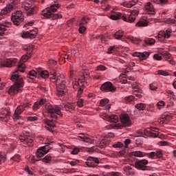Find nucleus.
<instances>
[{"mask_svg": "<svg viewBox=\"0 0 176 176\" xmlns=\"http://www.w3.org/2000/svg\"><path fill=\"white\" fill-rule=\"evenodd\" d=\"M145 135L151 138H156L159 135V129L156 127L147 128L144 130Z\"/></svg>", "mask_w": 176, "mask_h": 176, "instance_id": "14", "label": "nucleus"}, {"mask_svg": "<svg viewBox=\"0 0 176 176\" xmlns=\"http://www.w3.org/2000/svg\"><path fill=\"white\" fill-rule=\"evenodd\" d=\"M21 159V156L19 154H15L12 157H11V160H13L14 162H16V163H19Z\"/></svg>", "mask_w": 176, "mask_h": 176, "instance_id": "45", "label": "nucleus"}, {"mask_svg": "<svg viewBox=\"0 0 176 176\" xmlns=\"http://www.w3.org/2000/svg\"><path fill=\"white\" fill-rule=\"evenodd\" d=\"M41 75V78H43L44 79H46L47 78H49V72L47 70H43L39 72H36L35 70H31L27 75L28 78H30V79H35L36 78V75Z\"/></svg>", "mask_w": 176, "mask_h": 176, "instance_id": "12", "label": "nucleus"}, {"mask_svg": "<svg viewBox=\"0 0 176 176\" xmlns=\"http://www.w3.org/2000/svg\"><path fill=\"white\" fill-rule=\"evenodd\" d=\"M10 25V22L7 21L6 20L0 22V36H3V35H5L6 28H9Z\"/></svg>", "mask_w": 176, "mask_h": 176, "instance_id": "23", "label": "nucleus"}, {"mask_svg": "<svg viewBox=\"0 0 176 176\" xmlns=\"http://www.w3.org/2000/svg\"><path fill=\"white\" fill-rule=\"evenodd\" d=\"M53 159V157L50 155V154H48L45 157H44L42 160V161L44 163H49L50 162H52V160Z\"/></svg>", "mask_w": 176, "mask_h": 176, "instance_id": "42", "label": "nucleus"}, {"mask_svg": "<svg viewBox=\"0 0 176 176\" xmlns=\"http://www.w3.org/2000/svg\"><path fill=\"white\" fill-rule=\"evenodd\" d=\"M11 19L14 25H20L24 21V14L21 11H16L12 13Z\"/></svg>", "mask_w": 176, "mask_h": 176, "instance_id": "9", "label": "nucleus"}, {"mask_svg": "<svg viewBox=\"0 0 176 176\" xmlns=\"http://www.w3.org/2000/svg\"><path fill=\"white\" fill-rule=\"evenodd\" d=\"M9 119H10V114L8 109H3L0 113V120L3 122H9Z\"/></svg>", "mask_w": 176, "mask_h": 176, "instance_id": "24", "label": "nucleus"}, {"mask_svg": "<svg viewBox=\"0 0 176 176\" xmlns=\"http://www.w3.org/2000/svg\"><path fill=\"white\" fill-rule=\"evenodd\" d=\"M49 151H50V146H49V145L42 146L37 149L36 156L38 159H41V157H43Z\"/></svg>", "mask_w": 176, "mask_h": 176, "instance_id": "17", "label": "nucleus"}, {"mask_svg": "<svg viewBox=\"0 0 176 176\" xmlns=\"http://www.w3.org/2000/svg\"><path fill=\"white\" fill-rule=\"evenodd\" d=\"M135 107L138 111H144L146 108V105L144 103H138Z\"/></svg>", "mask_w": 176, "mask_h": 176, "instance_id": "39", "label": "nucleus"}, {"mask_svg": "<svg viewBox=\"0 0 176 176\" xmlns=\"http://www.w3.org/2000/svg\"><path fill=\"white\" fill-rule=\"evenodd\" d=\"M151 53L148 52H134L133 54V57H138L140 60H146L148 57H149Z\"/></svg>", "mask_w": 176, "mask_h": 176, "instance_id": "25", "label": "nucleus"}, {"mask_svg": "<svg viewBox=\"0 0 176 176\" xmlns=\"http://www.w3.org/2000/svg\"><path fill=\"white\" fill-rule=\"evenodd\" d=\"M148 162L146 160H140L135 162V168H138V170L145 171V170H146V164H148Z\"/></svg>", "mask_w": 176, "mask_h": 176, "instance_id": "19", "label": "nucleus"}, {"mask_svg": "<svg viewBox=\"0 0 176 176\" xmlns=\"http://www.w3.org/2000/svg\"><path fill=\"white\" fill-rule=\"evenodd\" d=\"M155 152V157L160 158L163 156V151L162 150H157Z\"/></svg>", "mask_w": 176, "mask_h": 176, "instance_id": "52", "label": "nucleus"}, {"mask_svg": "<svg viewBox=\"0 0 176 176\" xmlns=\"http://www.w3.org/2000/svg\"><path fill=\"white\" fill-rule=\"evenodd\" d=\"M148 24H149V22L146 21L145 19H141L139 20V21L136 23V27H147Z\"/></svg>", "mask_w": 176, "mask_h": 176, "instance_id": "30", "label": "nucleus"}, {"mask_svg": "<svg viewBox=\"0 0 176 176\" xmlns=\"http://www.w3.org/2000/svg\"><path fill=\"white\" fill-rule=\"evenodd\" d=\"M54 83L56 85L57 95L63 96L64 90H65L67 86L65 85V77L63 74L56 76L55 79L53 80Z\"/></svg>", "mask_w": 176, "mask_h": 176, "instance_id": "6", "label": "nucleus"}, {"mask_svg": "<svg viewBox=\"0 0 176 176\" xmlns=\"http://www.w3.org/2000/svg\"><path fill=\"white\" fill-rule=\"evenodd\" d=\"M146 156L148 157L149 159H155L156 157V153L155 151L146 153Z\"/></svg>", "mask_w": 176, "mask_h": 176, "instance_id": "51", "label": "nucleus"}, {"mask_svg": "<svg viewBox=\"0 0 176 176\" xmlns=\"http://www.w3.org/2000/svg\"><path fill=\"white\" fill-rule=\"evenodd\" d=\"M8 160V157H6V153H0V166L2 163H5Z\"/></svg>", "mask_w": 176, "mask_h": 176, "instance_id": "38", "label": "nucleus"}, {"mask_svg": "<svg viewBox=\"0 0 176 176\" xmlns=\"http://www.w3.org/2000/svg\"><path fill=\"white\" fill-rule=\"evenodd\" d=\"M49 76L51 80H53L54 79H56V76H57V74H56V70L53 69L49 73Z\"/></svg>", "mask_w": 176, "mask_h": 176, "instance_id": "47", "label": "nucleus"}, {"mask_svg": "<svg viewBox=\"0 0 176 176\" xmlns=\"http://www.w3.org/2000/svg\"><path fill=\"white\" fill-rule=\"evenodd\" d=\"M38 34V29L32 30L30 32H25L22 34V38H29L30 39H34Z\"/></svg>", "mask_w": 176, "mask_h": 176, "instance_id": "22", "label": "nucleus"}, {"mask_svg": "<svg viewBox=\"0 0 176 176\" xmlns=\"http://www.w3.org/2000/svg\"><path fill=\"white\" fill-rule=\"evenodd\" d=\"M123 34H124V32L119 30L114 34V38L116 39H122V38H123Z\"/></svg>", "mask_w": 176, "mask_h": 176, "instance_id": "37", "label": "nucleus"}, {"mask_svg": "<svg viewBox=\"0 0 176 176\" xmlns=\"http://www.w3.org/2000/svg\"><path fill=\"white\" fill-rule=\"evenodd\" d=\"M22 8L26 11L27 16H33L38 10V8L30 1H25L22 5Z\"/></svg>", "mask_w": 176, "mask_h": 176, "instance_id": "7", "label": "nucleus"}, {"mask_svg": "<svg viewBox=\"0 0 176 176\" xmlns=\"http://www.w3.org/2000/svg\"><path fill=\"white\" fill-rule=\"evenodd\" d=\"M109 144V140L104 138L102 140H100V143L98 144V148H101V149L105 148V146H107V145H108Z\"/></svg>", "mask_w": 176, "mask_h": 176, "instance_id": "32", "label": "nucleus"}, {"mask_svg": "<svg viewBox=\"0 0 176 176\" xmlns=\"http://www.w3.org/2000/svg\"><path fill=\"white\" fill-rule=\"evenodd\" d=\"M116 49H118V47L116 46H111L108 49V53L109 54H111L112 53H113V52H115V50H116Z\"/></svg>", "mask_w": 176, "mask_h": 176, "instance_id": "54", "label": "nucleus"}, {"mask_svg": "<svg viewBox=\"0 0 176 176\" xmlns=\"http://www.w3.org/2000/svg\"><path fill=\"white\" fill-rule=\"evenodd\" d=\"M90 18L87 16L82 17L80 21V25H86L89 23Z\"/></svg>", "mask_w": 176, "mask_h": 176, "instance_id": "41", "label": "nucleus"}, {"mask_svg": "<svg viewBox=\"0 0 176 176\" xmlns=\"http://www.w3.org/2000/svg\"><path fill=\"white\" fill-rule=\"evenodd\" d=\"M83 99H78V100L77 101V105L78 107H79L80 108H82V107H83Z\"/></svg>", "mask_w": 176, "mask_h": 176, "instance_id": "64", "label": "nucleus"}, {"mask_svg": "<svg viewBox=\"0 0 176 176\" xmlns=\"http://www.w3.org/2000/svg\"><path fill=\"white\" fill-rule=\"evenodd\" d=\"M144 9L148 14H155V8H153V5L151 3H147V4L144 6Z\"/></svg>", "mask_w": 176, "mask_h": 176, "instance_id": "27", "label": "nucleus"}, {"mask_svg": "<svg viewBox=\"0 0 176 176\" xmlns=\"http://www.w3.org/2000/svg\"><path fill=\"white\" fill-rule=\"evenodd\" d=\"M159 75H162L163 76H168V72L164 71V70H159L158 71Z\"/></svg>", "mask_w": 176, "mask_h": 176, "instance_id": "60", "label": "nucleus"}, {"mask_svg": "<svg viewBox=\"0 0 176 176\" xmlns=\"http://www.w3.org/2000/svg\"><path fill=\"white\" fill-rule=\"evenodd\" d=\"M157 107L158 109H162V108H163V107H164V101L161 100V101L158 102L157 104Z\"/></svg>", "mask_w": 176, "mask_h": 176, "instance_id": "57", "label": "nucleus"}, {"mask_svg": "<svg viewBox=\"0 0 176 176\" xmlns=\"http://www.w3.org/2000/svg\"><path fill=\"white\" fill-rule=\"evenodd\" d=\"M159 145H160L161 146H168L170 145V142L167 141H161L159 142Z\"/></svg>", "mask_w": 176, "mask_h": 176, "instance_id": "55", "label": "nucleus"}, {"mask_svg": "<svg viewBox=\"0 0 176 176\" xmlns=\"http://www.w3.org/2000/svg\"><path fill=\"white\" fill-rule=\"evenodd\" d=\"M80 163V161L79 160H74L70 162V165L72 167H74V166H77V164H79Z\"/></svg>", "mask_w": 176, "mask_h": 176, "instance_id": "53", "label": "nucleus"}, {"mask_svg": "<svg viewBox=\"0 0 176 176\" xmlns=\"http://www.w3.org/2000/svg\"><path fill=\"white\" fill-rule=\"evenodd\" d=\"M108 102H109V100L102 99L100 100V107H105V105H107V104H108Z\"/></svg>", "mask_w": 176, "mask_h": 176, "instance_id": "50", "label": "nucleus"}, {"mask_svg": "<svg viewBox=\"0 0 176 176\" xmlns=\"http://www.w3.org/2000/svg\"><path fill=\"white\" fill-rule=\"evenodd\" d=\"M87 82H86V77L85 76H82L80 78L78 79V81L75 79L73 80V89L74 90H78L79 86L82 87H86Z\"/></svg>", "mask_w": 176, "mask_h": 176, "instance_id": "13", "label": "nucleus"}, {"mask_svg": "<svg viewBox=\"0 0 176 176\" xmlns=\"http://www.w3.org/2000/svg\"><path fill=\"white\" fill-rule=\"evenodd\" d=\"M149 89L151 91H156L157 90V84L153 82L149 85Z\"/></svg>", "mask_w": 176, "mask_h": 176, "instance_id": "43", "label": "nucleus"}, {"mask_svg": "<svg viewBox=\"0 0 176 176\" xmlns=\"http://www.w3.org/2000/svg\"><path fill=\"white\" fill-rule=\"evenodd\" d=\"M30 107H31V103L30 102H25L23 104L18 106L15 109V111L13 116L14 120H19V119L21 118L20 115H21L22 112H24L25 109H27L28 108H30Z\"/></svg>", "mask_w": 176, "mask_h": 176, "instance_id": "8", "label": "nucleus"}, {"mask_svg": "<svg viewBox=\"0 0 176 176\" xmlns=\"http://www.w3.org/2000/svg\"><path fill=\"white\" fill-rule=\"evenodd\" d=\"M153 58L155 60H157V61H161V60H162V55H160L159 54H155L153 55Z\"/></svg>", "mask_w": 176, "mask_h": 176, "instance_id": "59", "label": "nucleus"}, {"mask_svg": "<svg viewBox=\"0 0 176 176\" xmlns=\"http://www.w3.org/2000/svg\"><path fill=\"white\" fill-rule=\"evenodd\" d=\"M131 101H134V96L133 95L126 96L124 99V102H131Z\"/></svg>", "mask_w": 176, "mask_h": 176, "instance_id": "46", "label": "nucleus"}, {"mask_svg": "<svg viewBox=\"0 0 176 176\" xmlns=\"http://www.w3.org/2000/svg\"><path fill=\"white\" fill-rule=\"evenodd\" d=\"M19 140L25 145H28V146H32L34 145V140L31 139L29 133L23 132L21 133L19 136Z\"/></svg>", "mask_w": 176, "mask_h": 176, "instance_id": "11", "label": "nucleus"}, {"mask_svg": "<svg viewBox=\"0 0 176 176\" xmlns=\"http://www.w3.org/2000/svg\"><path fill=\"white\" fill-rule=\"evenodd\" d=\"M11 80L15 82L9 88L8 94H10V96H14L20 91L21 87H23L24 81L23 80V78L17 74L12 75Z\"/></svg>", "mask_w": 176, "mask_h": 176, "instance_id": "4", "label": "nucleus"}, {"mask_svg": "<svg viewBox=\"0 0 176 176\" xmlns=\"http://www.w3.org/2000/svg\"><path fill=\"white\" fill-rule=\"evenodd\" d=\"M45 111L48 114V116L52 119L51 120L48 119L44 120V123L47 124V130L50 131L56 127L57 116H63V113L61 112V107L51 104H47L45 106Z\"/></svg>", "mask_w": 176, "mask_h": 176, "instance_id": "2", "label": "nucleus"}, {"mask_svg": "<svg viewBox=\"0 0 176 176\" xmlns=\"http://www.w3.org/2000/svg\"><path fill=\"white\" fill-rule=\"evenodd\" d=\"M106 69H107V67H105L102 65L97 66L98 71H106Z\"/></svg>", "mask_w": 176, "mask_h": 176, "instance_id": "62", "label": "nucleus"}, {"mask_svg": "<svg viewBox=\"0 0 176 176\" xmlns=\"http://www.w3.org/2000/svg\"><path fill=\"white\" fill-rule=\"evenodd\" d=\"M132 156H135V157H144V156H146V153L144 152H141L140 151H138L133 152Z\"/></svg>", "mask_w": 176, "mask_h": 176, "instance_id": "35", "label": "nucleus"}, {"mask_svg": "<svg viewBox=\"0 0 176 176\" xmlns=\"http://www.w3.org/2000/svg\"><path fill=\"white\" fill-rule=\"evenodd\" d=\"M163 56L168 59L167 61L169 62L170 64H174V61L171 59V55L170 54L164 53Z\"/></svg>", "mask_w": 176, "mask_h": 176, "instance_id": "44", "label": "nucleus"}, {"mask_svg": "<svg viewBox=\"0 0 176 176\" xmlns=\"http://www.w3.org/2000/svg\"><path fill=\"white\" fill-rule=\"evenodd\" d=\"M139 13V9L135 8L129 14H127L126 16L124 14L116 12L110 16V19H111V20H119V19H122L124 21H127V23H134Z\"/></svg>", "mask_w": 176, "mask_h": 176, "instance_id": "3", "label": "nucleus"}, {"mask_svg": "<svg viewBox=\"0 0 176 176\" xmlns=\"http://www.w3.org/2000/svg\"><path fill=\"white\" fill-rule=\"evenodd\" d=\"M61 4L55 2L54 4H52L50 7H48L49 10L51 11L52 13H54L57 12V9L60 8Z\"/></svg>", "mask_w": 176, "mask_h": 176, "instance_id": "29", "label": "nucleus"}, {"mask_svg": "<svg viewBox=\"0 0 176 176\" xmlns=\"http://www.w3.org/2000/svg\"><path fill=\"white\" fill-rule=\"evenodd\" d=\"M170 119H171V117H170L168 116H162L158 120V122H159V123H161V124H163L164 123L167 124V123H168V120H170Z\"/></svg>", "mask_w": 176, "mask_h": 176, "instance_id": "31", "label": "nucleus"}, {"mask_svg": "<svg viewBox=\"0 0 176 176\" xmlns=\"http://www.w3.org/2000/svg\"><path fill=\"white\" fill-rule=\"evenodd\" d=\"M79 152H80V150H79V148H78V147H76L72 151V155H78V153H79Z\"/></svg>", "mask_w": 176, "mask_h": 176, "instance_id": "63", "label": "nucleus"}, {"mask_svg": "<svg viewBox=\"0 0 176 176\" xmlns=\"http://www.w3.org/2000/svg\"><path fill=\"white\" fill-rule=\"evenodd\" d=\"M28 120L29 122H36V121H38V117H36V116H30V117H28Z\"/></svg>", "mask_w": 176, "mask_h": 176, "instance_id": "56", "label": "nucleus"}, {"mask_svg": "<svg viewBox=\"0 0 176 176\" xmlns=\"http://www.w3.org/2000/svg\"><path fill=\"white\" fill-rule=\"evenodd\" d=\"M100 163V161L98 160V158L97 157H89L87 158V162H85V164L87 166V167H96L97 164Z\"/></svg>", "mask_w": 176, "mask_h": 176, "instance_id": "21", "label": "nucleus"}, {"mask_svg": "<svg viewBox=\"0 0 176 176\" xmlns=\"http://www.w3.org/2000/svg\"><path fill=\"white\" fill-rule=\"evenodd\" d=\"M32 49H34V46L32 45H29L26 47L28 52L21 58L20 61L18 63L17 69L15 70V74H19V72H24L25 71V65H24V63L31 58V54H32Z\"/></svg>", "mask_w": 176, "mask_h": 176, "instance_id": "5", "label": "nucleus"}, {"mask_svg": "<svg viewBox=\"0 0 176 176\" xmlns=\"http://www.w3.org/2000/svg\"><path fill=\"white\" fill-rule=\"evenodd\" d=\"M100 90H102V91H104V93H109V91L113 93V91H116V87L113 86L112 82H106L101 85Z\"/></svg>", "mask_w": 176, "mask_h": 176, "instance_id": "15", "label": "nucleus"}, {"mask_svg": "<svg viewBox=\"0 0 176 176\" xmlns=\"http://www.w3.org/2000/svg\"><path fill=\"white\" fill-rule=\"evenodd\" d=\"M124 171L125 173H127L129 175H134L135 174L134 169H133V168H131V166H124Z\"/></svg>", "mask_w": 176, "mask_h": 176, "instance_id": "34", "label": "nucleus"}, {"mask_svg": "<svg viewBox=\"0 0 176 176\" xmlns=\"http://www.w3.org/2000/svg\"><path fill=\"white\" fill-rule=\"evenodd\" d=\"M17 63V59H6L1 62V67H13Z\"/></svg>", "mask_w": 176, "mask_h": 176, "instance_id": "26", "label": "nucleus"}, {"mask_svg": "<svg viewBox=\"0 0 176 176\" xmlns=\"http://www.w3.org/2000/svg\"><path fill=\"white\" fill-rule=\"evenodd\" d=\"M12 10H13L12 4H8L6 8L1 10V11L0 12V21L1 20L6 19V14H8V13H10Z\"/></svg>", "mask_w": 176, "mask_h": 176, "instance_id": "18", "label": "nucleus"}, {"mask_svg": "<svg viewBox=\"0 0 176 176\" xmlns=\"http://www.w3.org/2000/svg\"><path fill=\"white\" fill-rule=\"evenodd\" d=\"M103 119L107 120V122L113 123L111 124L113 129H123V127H130V126H131V120H130V117H129V114L126 112H122L120 115L121 123L118 122H119V116L116 115L109 116L108 114H104Z\"/></svg>", "mask_w": 176, "mask_h": 176, "instance_id": "1", "label": "nucleus"}, {"mask_svg": "<svg viewBox=\"0 0 176 176\" xmlns=\"http://www.w3.org/2000/svg\"><path fill=\"white\" fill-rule=\"evenodd\" d=\"M39 108H41V104H39V102H35L32 106L33 111H38Z\"/></svg>", "mask_w": 176, "mask_h": 176, "instance_id": "48", "label": "nucleus"}, {"mask_svg": "<svg viewBox=\"0 0 176 176\" xmlns=\"http://www.w3.org/2000/svg\"><path fill=\"white\" fill-rule=\"evenodd\" d=\"M136 3H137V0H131L129 1H125L122 3V5L125 8H133V6H134V5H135Z\"/></svg>", "mask_w": 176, "mask_h": 176, "instance_id": "33", "label": "nucleus"}, {"mask_svg": "<svg viewBox=\"0 0 176 176\" xmlns=\"http://www.w3.org/2000/svg\"><path fill=\"white\" fill-rule=\"evenodd\" d=\"M63 108L67 112H72V111H75V105L74 103H67L63 106Z\"/></svg>", "mask_w": 176, "mask_h": 176, "instance_id": "28", "label": "nucleus"}, {"mask_svg": "<svg viewBox=\"0 0 176 176\" xmlns=\"http://www.w3.org/2000/svg\"><path fill=\"white\" fill-rule=\"evenodd\" d=\"M78 87H79V89L78 91L77 97L78 98H80V96H82V94L83 93V89H85V87L78 86Z\"/></svg>", "mask_w": 176, "mask_h": 176, "instance_id": "49", "label": "nucleus"}, {"mask_svg": "<svg viewBox=\"0 0 176 176\" xmlns=\"http://www.w3.org/2000/svg\"><path fill=\"white\" fill-rule=\"evenodd\" d=\"M144 43L148 46H152V45H155L156 41L155 40V38H147L144 40Z\"/></svg>", "mask_w": 176, "mask_h": 176, "instance_id": "36", "label": "nucleus"}, {"mask_svg": "<svg viewBox=\"0 0 176 176\" xmlns=\"http://www.w3.org/2000/svg\"><path fill=\"white\" fill-rule=\"evenodd\" d=\"M80 25V28L78 29V31H79L80 34H84L85 31H86V27H85L82 25Z\"/></svg>", "mask_w": 176, "mask_h": 176, "instance_id": "58", "label": "nucleus"}, {"mask_svg": "<svg viewBox=\"0 0 176 176\" xmlns=\"http://www.w3.org/2000/svg\"><path fill=\"white\" fill-rule=\"evenodd\" d=\"M77 140L87 142L88 144H94V139L89 136V135H85L84 133H80L79 135L77 136Z\"/></svg>", "mask_w": 176, "mask_h": 176, "instance_id": "20", "label": "nucleus"}, {"mask_svg": "<svg viewBox=\"0 0 176 176\" xmlns=\"http://www.w3.org/2000/svg\"><path fill=\"white\" fill-rule=\"evenodd\" d=\"M41 14L43 16V17H45L46 19H52V20L63 19V15L61 14L52 13L48 8L43 10Z\"/></svg>", "mask_w": 176, "mask_h": 176, "instance_id": "10", "label": "nucleus"}, {"mask_svg": "<svg viewBox=\"0 0 176 176\" xmlns=\"http://www.w3.org/2000/svg\"><path fill=\"white\" fill-rule=\"evenodd\" d=\"M142 92V90L140 88H135L133 90V93H138V94H134V95L135 96V97H137V98H141V97H142V95H141Z\"/></svg>", "mask_w": 176, "mask_h": 176, "instance_id": "40", "label": "nucleus"}, {"mask_svg": "<svg viewBox=\"0 0 176 176\" xmlns=\"http://www.w3.org/2000/svg\"><path fill=\"white\" fill-rule=\"evenodd\" d=\"M171 32L173 30L170 28H168L166 31H160L158 34V40L163 42L164 39H168L171 36Z\"/></svg>", "mask_w": 176, "mask_h": 176, "instance_id": "16", "label": "nucleus"}, {"mask_svg": "<svg viewBox=\"0 0 176 176\" xmlns=\"http://www.w3.org/2000/svg\"><path fill=\"white\" fill-rule=\"evenodd\" d=\"M111 176H123V174L119 172H111L109 173V175Z\"/></svg>", "mask_w": 176, "mask_h": 176, "instance_id": "61", "label": "nucleus"}]
</instances>
